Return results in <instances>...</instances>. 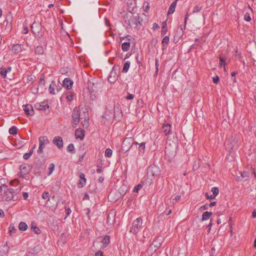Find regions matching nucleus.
Masks as SVG:
<instances>
[{
    "label": "nucleus",
    "mask_w": 256,
    "mask_h": 256,
    "mask_svg": "<svg viewBox=\"0 0 256 256\" xmlns=\"http://www.w3.org/2000/svg\"><path fill=\"white\" fill-rule=\"evenodd\" d=\"M20 187L16 189L10 188L6 185L3 184L0 186V195L5 200L8 202L10 200L16 201L18 200V194L20 191Z\"/></svg>",
    "instance_id": "f257e3e1"
},
{
    "label": "nucleus",
    "mask_w": 256,
    "mask_h": 256,
    "mask_svg": "<svg viewBox=\"0 0 256 256\" xmlns=\"http://www.w3.org/2000/svg\"><path fill=\"white\" fill-rule=\"evenodd\" d=\"M142 219L140 217L135 220L132 224V226L130 228V232L134 234H137L142 227Z\"/></svg>",
    "instance_id": "f03ea898"
},
{
    "label": "nucleus",
    "mask_w": 256,
    "mask_h": 256,
    "mask_svg": "<svg viewBox=\"0 0 256 256\" xmlns=\"http://www.w3.org/2000/svg\"><path fill=\"white\" fill-rule=\"evenodd\" d=\"M94 81L89 80L88 83V88L90 92H96L102 88V84L96 80Z\"/></svg>",
    "instance_id": "7ed1b4c3"
},
{
    "label": "nucleus",
    "mask_w": 256,
    "mask_h": 256,
    "mask_svg": "<svg viewBox=\"0 0 256 256\" xmlns=\"http://www.w3.org/2000/svg\"><path fill=\"white\" fill-rule=\"evenodd\" d=\"M39 147L38 150V154H42L43 152V150L46 145L50 143L48 138L46 136H42L38 138Z\"/></svg>",
    "instance_id": "20e7f679"
},
{
    "label": "nucleus",
    "mask_w": 256,
    "mask_h": 256,
    "mask_svg": "<svg viewBox=\"0 0 256 256\" xmlns=\"http://www.w3.org/2000/svg\"><path fill=\"white\" fill-rule=\"evenodd\" d=\"M160 170L158 166L156 165H152L150 166L147 170V174L148 176H155L159 175Z\"/></svg>",
    "instance_id": "39448f33"
},
{
    "label": "nucleus",
    "mask_w": 256,
    "mask_h": 256,
    "mask_svg": "<svg viewBox=\"0 0 256 256\" xmlns=\"http://www.w3.org/2000/svg\"><path fill=\"white\" fill-rule=\"evenodd\" d=\"M72 116V122L73 124L77 125L80 122V110L76 107L74 109Z\"/></svg>",
    "instance_id": "423d86ee"
},
{
    "label": "nucleus",
    "mask_w": 256,
    "mask_h": 256,
    "mask_svg": "<svg viewBox=\"0 0 256 256\" xmlns=\"http://www.w3.org/2000/svg\"><path fill=\"white\" fill-rule=\"evenodd\" d=\"M36 109L38 110H46L49 108L48 101H44L41 104L37 103L34 105Z\"/></svg>",
    "instance_id": "0eeeda50"
},
{
    "label": "nucleus",
    "mask_w": 256,
    "mask_h": 256,
    "mask_svg": "<svg viewBox=\"0 0 256 256\" xmlns=\"http://www.w3.org/2000/svg\"><path fill=\"white\" fill-rule=\"evenodd\" d=\"M24 110L26 115L32 116L34 114V110L32 106L30 104H26L23 106Z\"/></svg>",
    "instance_id": "6e6552de"
},
{
    "label": "nucleus",
    "mask_w": 256,
    "mask_h": 256,
    "mask_svg": "<svg viewBox=\"0 0 256 256\" xmlns=\"http://www.w3.org/2000/svg\"><path fill=\"white\" fill-rule=\"evenodd\" d=\"M53 143L57 146L59 149L63 148V140L60 136H56L53 139Z\"/></svg>",
    "instance_id": "1a4fd4ad"
},
{
    "label": "nucleus",
    "mask_w": 256,
    "mask_h": 256,
    "mask_svg": "<svg viewBox=\"0 0 256 256\" xmlns=\"http://www.w3.org/2000/svg\"><path fill=\"white\" fill-rule=\"evenodd\" d=\"M132 140L130 138H126L122 144V148L124 150H126V151H128L130 148H131L130 147L131 142Z\"/></svg>",
    "instance_id": "9d476101"
},
{
    "label": "nucleus",
    "mask_w": 256,
    "mask_h": 256,
    "mask_svg": "<svg viewBox=\"0 0 256 256\" xmlns=\"http://www.w3.org/2000/svg\"><path fill=\"white\" fill-rule=\"evenodd\" d=\"M79 177L80 180H79L78 186V188H82L85 186L86 180L84 174L82 172L80 173Z\"/></svg>",
    "instance_id": "9b49d317"
},
{
    "label": "nucleus",
    "mask_w": 256,
    "mask_h": 256,
    "mask_svg": "<svg viewBox=\"0 0 256 256\" xmlns=\"http://www.w3.org/2000/svg\"><path fill=\"white\" fill-rule=\"evenodd\" d=\"M73 84V82L69 78H65L63 80L62 86L67 90H70Z\"/></svg>",
    "instance_id": "f8f14e48"
},
{
    "label": "nucleus",
    "mask_w": 256,
    "mask_h": 256,
    "mask_svg": "<svg viewBox=\"0 0 256 256\" xmlns=\"http://www.w3.org/2000/svg\"><path fill=\"white\" fill-rule=\"evenodd\" d=\"M140 16L137 15L136 16H132L131 17V21L132 25H134L136 27L138 26V24L141 25L142 20L140 19Z\"/></svg>",
    "instance_id": "ddd939ff"
},
{
    "label": "nucleus",
    "mask_w": 256,
    "mask_h": 256,
    "mask_svg": "<svg viewBox=\"0 0 256 256\" xmlns=\"http://www.w3.org/2000/svg\"><path fill=\"white\" fill-rule=\"evenodd\" d=\"M75 136L76 138H80L82 140L84 138V130L76 129L75 131Z\"/></svg>",
    "instance_id": "4468645a"
},
{
    "label": "nucleus",
    "mask_w": 256,
    "mask_h": 256,
    "mask_svg": "<svg viewBox=\"0 0 256 256\" xmlns=\"http://www.w3.org/2000/svg\"><path fill=\"white\" fill-rule=\"evenodd\" d=\"M171 125L169 124H162V130L166 136H168L170 134Z\"/></svg>",
    "instance_id": "2eb2a0df"
},
{
    "label": "nucleus",
    "mask_w": 256,
    "mask_h": 256,
    "mask_svg": "<svg viewBox=\"0 0 256 256\" xmlns=\"http://www.w3.org/2000/svg\"><path fill=\"white\" fill-rule=\"evenodd\" d=\"M240 176H238L236 180H238L242 181L244 178L247 179L250 176V172L248 171H244L243 172H240Z\"/></svg>",
    "instance_id": "dca6fc26"
},
{
    "label": "nucleus",
    "mask_w": 256,
    "mask_h": 256,
    "mask_svg": "<svg viewBox=\"0 0 256 256\" xmlns=\"http://www.w3.org/2000/svg\"><path fill=\"white\" fill-rule=\"evenodd\" d=\"M183 30L182 26H179L177 28L176 30L174 36H177V41H178L180 37L183 35Z\"/></svg>",
    "instance_id": "f3484780"
},
{
    "label": "nucleus",
    "mask_w": 256,
    "mask_h": 256,
    "mask_svg": "<svg viewBox=\"0 0 256 256\" xmlns=\"http://www.w3.org/2000/svg\"><path fill=\"white\" fill-rule=\"evenodd\" d=\"M110 237L108 235H106L101 240L104 248L106 247L110 243Z\"/></svg>",
    "instance_id": "a211bd4d"
},
{
    "label": "nucleus",
    "mask_w": 256,
    "mask_h": 256,
    "mask_svg": "<svg viewBox=\"0 0 256 256\" xmlns=\"http://www.w3.org/2000/svg\"><path fill=\"white\" fill-rule=\"evenodd\" d=\"M115 212H110L107 217V222L110 224H112L114 222V221L115 220Z\"/></svg>",
    "instance_id": "6ab92c4d"
},
{
    "label": "nucleus",
    "mask_w": 256,
    "mask_h": 256,
    "mask_svg": "<svg viewBox=\"0 0 256 256\" xmlns=\"http://www.w3.org/2000/svg\"><path fill=\"white\" fill-rule=\"evenodd\" d=\"M0 70V76L3 78H5L6 76L7 73L11 71L12 68L9 66L8 68H1Z\"/></svg>",
    "instance_id": "aec40b11"
},
{
    "label": "nucleus",
    "mask_w": 256,
    "mask_h": 256,
    "mask_svg": "<svg viewBox=\"0 0 256 256\" xmlns=\"http://www.w3.org/2000/svg\"><path fill=\"white\" fill-rule=\"evenodd\" d=\"M176 4L177 3L176 2H174L171 4L168 12V15L171 14L174 12L176 6Z\"/></svg>",
    "instance_id": "412c9836"
},
{
    "label": "nucleus",
    "mask_w": 256,
    "mask_h": 256,
    "mask_svg": "<svg viewBox=\"0 0 256 256\" xmlns=\"http://www.w3.org/2000/svg\"><path fill=\"white\" fill-rule=\"evenodd\" d=\"M212 214V212H205L202 214V220H206L210 218V216Z\"/></svg>",
    "instance_id": "4be33fe9"
},
{
    "label": "nucleus",
    "mask_w": 256,
    "mask_h": 256,
    "mask_svg": "<svg viewBox=\"0 0 256 256\" xmlns=\"http://www.w3.org/2000/svg\"><path fill=\"white\" fill-rule=\"evenodd\" d=\"M28 228L27 224L24 222H20L18 224V229L20 231H25Z\"/></svg>",
    "instance_id": "5701e85b"
},
{
    "label": "nucleus",
    "mask_w": 256,
    "mask_h": 256,
    "mask_svg": "<svg viewBox=\"0 0 256 256\" xmlns=\"http://www.w3.org/2000/svg\"><path fill=\"white\" fill-rule=\"evenodd\" d=\"M22 47L20 44H16L13 46L12 51L14 53H18L21 52Z\"/></svg>",
    "instance_id": "b1692460"
},
{
    "label": "nucleus",
    "mask_w": 256,
    "mask_h": 256,
    "mask_svg": "<svg viewBox=\"0 0 256 256\" xmlns=\"http://www.w3.org/2000/svg\"><path fill=\"white\" fill-rule=\"evenodd\" d=\"M145 148H146V142H142L140 143L139 146H138L139 154H144L145 151Z\"/></svg>",
    "instance_id": "393cba45"
},
{
    "label": "nucleus",
    "mask_w": 256,
    "mask_h": 256,
    "mask_svg": "<svg viewBox=\"0 0 256 256\" xmlns=\"http://www.w3.org/2000/svg\"><path fill=\"white\" fill-rule=\"evenodd\" d=\"M130 42H124L122 44V48L123 51L126 52L128 51L130 48Z\"/></svg>",
    "instance_id": "a878e982"
},
{
    "label": "nucleus",
    "mask_w": 256,
    "mask_h": 256,
    "mask_svg": "<svg viewBox=\"0 0 256 256\" xmlns=\"http://www.w3.org/2000/svg\"><path fill=\"white\" fill-rule=\"evenodd\" d=\"M130 61H126L124 62V66L122 70V72L126 73L128 72L130 66Z\"/></svg>",
    "instance_id": "bb28decb"
},
{
    "label": "nucleus",
    "mask_w": 256,
    "mask_h": 256,
    "mask_svg": "<svg viewBox=\"0 0 256 256\" xmlns=\"http://www.w3.org/2000/svg\"><path fill=\"white\" fill-rule=\"evenodd\" d=\"M29 167H30V166H28V165L27 166V165H26V164H22V165L20 166V170L24 173L27 174L30 171V170L28 169Z\"/></svg>",
    "instance_id": "cd10ccee"
},
{
    "label": "nucleus",
    "mask_w": 256,
    "mask_h": 256,
    "mask_svg": "<svg viewBox=\"0 0 256 256\" xmlns=\"http://www.w3.org/2000/svg\"><path fill=\"white\" fill-rule=\"evenodd\" d=\"M31 229L37 234H40L41 233L40 230L36 226L34 225L33 224H32Z\"/></svg>",
    "instance_id": "c85d7f7f"
},
{
    "label": "nucleus",
    "mask_w": 256,
    "mask_h": 256,
    "mask_svg": "<svg viewBox=\"0 0 256 256\" xmlns=\"http://www.w3.org/2000/svg\"><path fill=\"white\" fill-rule=\"evenodd\" d=\"M36 54H42L44 52V49L42 46H38L35 49Z\"/></svg>",
    "instance_id": "c756f323"
},
{
    "label": "nucleus",
    "mask_w": 256,
    "mask_h": 256,
    "mask_svg": "<svg viewBox=\"0 0 256 256\" xmlns=\"http://www.w3.org/2000/svg\"><path fill=\"white\" fill-rule=\"evenodd\" d=\"M17 130L18 128L16 126H12L9 129V133L12 135L16 134H17Z\"/></svg>",
    "instance_id": "7c9ffc66"
},
{
    "label": "nucleus",
    "mask_w": 256,
    "mask_h": 256,
    "mask_svg": "<svg viewBox=\"0 0 256 256\" xmlns=\"http://www.w3.org/2000/svg\"><path fill=\"white\" fill-rule=\"evenodd\" d=\"M67 150L68 152L74 154L75 152L74 145L72 144H70L67 147Z\"/></svg>",
    "instance_id": "2f4dec72"
},
{
    "label": "nucleus",
    "mask_w": 256,
    "mask_h": 256,
    "mask_svg": "<svg viewBox=\"0 0 256 256\" xmlns=\"http://www.w3.org/2000/svg\"><path fill=\"white\" fill-rule=\"evenodd\" d=\"M18 231L17 229L14 228V224H10L9 226V232L10 234H12L13 233H16Z\"/></svg>",
    "instance_id": "473e14b6"
},
{
    "label": "nucleus",
    "mask_w": 256,
    "mask_h": 256,
    "mask_svg": "<svg viewBox=\"0 0 256 256\" xmlns=\"http://www.w3.org/2000/svg\"><path fill=\"white\" fill-rule=\"evenodd\" d=\"M112 150L110 148H107L105 151L104 155L106 157L110 158L112 156Z\"/></svg>",
    "instance_id": "72a5a7b5"
},
{
    "label": "nucleus",
    "mask_w": 256,
    "mask_h": 256,
    "mask_svg": "<svg viewBox=\"0 0 256 256\" xmlns=\"http://www.w3.org/2000/svg\"><path fill=\"white\" fill-rule=\"evenodd\" d=\"M211 191L212 192L214 196H216L218 194V189L216 187H214L212 188Z\"/></svg>",
    "instance_id": "f704fd0d"
},
{
    "label": "nucleus",
    "mask_w": 256,
    "mask_h": 256,
    "mask_svg": "<svg viewBox=\"0 0 256 256\" xmlns=\"http://www.w3.org/2000/svg\"><path fill=\"white\" fill-rule=\"evenodd\" d=\"M169 42V37L166 36L162 40V44H163V47L165 46V44L167 45Z\"/></svg>",
    "instance_id": "c9c22d12"
},
{
    "label": "nucleus",
    "mask_w": 256,
    "mask_h": 256,
    "mask_svg": "<svg viewBox=\"0 0 256 256\" xmlns=\"http://www.w3.org/2000/svg\"><path fill=\"white\" fill-rule=\"evenodd\" d=\"M54 164H51L48 168L49 172L48 174V176L50 175L52 172H53L54 170Z\"/></svg>",
    "instance_id": "e433bc0d"
},
{
    "label": "nucleus",
    "mask_w": 256,
    "mask_h": 256,
    "mask_svg": "<svg viewBox=\"0 0 256 256\" xmlns=\"http://www.w3.org/2000/svg\"><path fill=\"white\" fill-rule=\"evenodd\" d=\"M225 58L222 57H220V68L222 67V66L224 65V66L226 64L225 62Z\"/></svg>",
    "instance_id": "4c0bfd02"
},
{
    "label": "nucleus",
    "mask_w": 256,
    "mask_h": 256,
    "mask_svg": "<svg viewBox=\"0 0 256 256\" xmlns=\"http://www.w3.org/2000/svg\"><path fill=\"white\" fill-rule=\"evenodd\" d=\"M244 20L246 22H250L251 20V18L248 13L246 12L244 16Z\"/></svg>",
    "instance_id": "58836bf2"
},
{
    "label": "nucleus",
    "mask_w": 256,
    "mask_h": 256,
    "mask_svg": "<svg viewBox=\"0 0 256 256\" xmlns=\"http://www.w3.org/2000/svg\"><path fill=\"white\" fill-rule=\"evenodd\" d=\"M144 12H147L150 8L149 3L148 2H145L143 6Z\"/></svg>",
    "instance_id": "ea45409f"
},
{
    "label": "nucleus",
    "mask_w": 256,
    "mask_h": 256,
    "mask_svg": "<svg viewBox=\"0 0 256 256\" xmlns=\"http://www.w3.org/2000/svg\"><path fill=\"white\" fill-rule=\"evenodd\" d=\"M142 188V185L141 184H138L137 186H135L134 189V192H138V190H140Z\"/></svg>",
    "instance_id": "a19ab883"
},
{
    "label": "nucleus",
    "mask_w": 256,
    "mask_h": 256,
    "mask_svg": "<svg viewBox=\"0 0 256 256\" xmlns=\"http://www.w3.org/2000/svg\"><path fill=\"white\" fill-rule=\"evenodd\" d=\"M44 82H45V81H44V74H42V75L40 76V85L44 86Z\"/></svg>",
    "instance_id": "79ce46f5"
},
{
    "label": "nucleus",
    "mask_w": 256,
    "mask_h": 256,
    "mask_svg": "<svg viewBox=\"0 0 256 256\" xmlns=\"http://www.w3.org/2000/svg\"><path fill=\"white\" fill-rule=\"evenodd\" d=\"M202 8V6H196L194 8L192 12L195 13V12H199L200 10Z\"/></svg>",
    "instance_id": "37998d69"
},
{
    "label": "nucleus",
    "mask_w": 256,
    "mask_h": 256,
    "mask_svg": "<svg viewBox=\"0 0 256 256\" xmlns=\"http://www.w3.org/2000/svg\"><path fill=\"white\" fill-rule=\"evenodd\" d=\"M49 196V193L47 192H44L42 194V198L44 200L46 199Z\"/></svg>",
    "instance_id": "c03bdc74"
},
{
    "label": "nucleus",
    "mask_w": 256,
    "mask_h": 256,
    "mask_svg": "<svg viewBox=\"0 0 256 256\" xmlns=\"http://www.w3.org/2000/svg\"><path fill=\"white\" fill-rule=\"evenodd\" d=\"M220 80V78L218 76H216L212 78L213 82L215 84H217Z\"/></svg>",
    "instance_id": "a18cd8bd"
},
{
    "label": "nucleus",
    "mask_w": 256,
    "mask_h": 256,
    "mask_svg": "<svg viewBox=\"0 0 256 256\" xmlns=\"http://www.w3.org/2000/svg\"><path fill=\"white\" fill-rule=\"evenodd\" d=\"M66 99L68 102H72L73 100V95L72 94V93H70V94H68L66 96Z\"/></svg>",
    "instance_id": "49530a36"
},
{
    "label": "nucleus",
    "mask_w": 256,
    "mask_h": 256,
    "mask_svg": "<svg viewBox=\"0 0 256 256\" xmlns=\"http://www.w3.org/2000/svg\"><path fill=\"white\" fill-rule=\"evenodd\" d=\"M126 98L128 100H132L134 98V95L130 93H128V95Z\"/></svg>",
    "instance_id": "de8ad7c7"
},
{
    "label": "nucleus",
    "mask_w": 256,
    "mask_h": 256,
    "mask_svg": "<svg viewBox=\"0 0 256 256\" xmlns=\"http://www.w3.org/2000/svg\"><path fill=\"white\" fill-rule=\"evenodd\" d=\"M31 154H30V153L29 152H28V153H26L25 154H24L23 156V158L24 159V160H28L30 158V157L31 156Z\"/></svg>",
    "instance_id": "09e8293b"
},
{
    "label": "nucleus",
    "mask_w": 256,
    "mask_h": 256,
    "mask_svg": "<svg viewBox=\"0 0 256 256\" xmlns=\"http://www.w3.org/2000/svg\"><path fill=\"white\" fill-rule=\"evenodd\" d=\"M167 32V28H164V26L162 27V31H161V34L162 36H164L166 34Z\"/></svg>",
    "instance_id": "8fccbe9b"
},
{
    "label": "nucleus",
    "mask_w": 256,
    "mask_h": 256,
    "mask_svg": "<svg viewBox=\"0 0 256 256\" xmlns=\"http://www.w3.org/2000/svg\"><path fill=\"white\" fill-rule=\"evenodd\" d=\"M50 92L52 94H54V87L52 86V85H50L48 88Z\"/></svg>",
    "instance_id": "3c124183"
},
{
    "label": "nucleus",
    "mask_w": 256,
    "mask_h": 256,
    "mask_svg": "<svg viewBox=\"0 0 256 256\" xmlns=\"http://www.w3.org/2000/svg\"><path fill=\"white\" fill-rule=\"evenodd\" d=\"M112 74H113V72L112 71V72H110V76H108V80L110 82H111V83H114V81H115L114 80H112V79H111V78H112Z\"/></svg>",
    "instance_id": "603ef678"
},
{
    "label": "nucleus",
    "mask_w": 256,
    "mask_h": 256,
    "mask_svg": "<svg viewBox=\"0 0 256 256\" xmlns=\"http://www.w3.org/2000/svg\"><path fill=\"white\" fill-rule=\"evenodd\" d=\"M112 74H113V72L112 71V72H110V76H108V80L110 82H111V83H114V81H115L114 80H112V79H111V78H112Z\"/></svg>",
    "instance_id": "864d4df0"
},
{
    "label": "nucleus",
    "mask_w": 256,
    "mask_h": 256,
    "mask_svg": "<svg viewBox=\"0 0 256 256\" xmlns=\"http://www.w3.org/2000/svg\"><path fill=\"white\" fill-rule=\"evenodd\" d=\"M158 60H156V62H155V66H156V74H157L158 72Z\"/></svg>",
    "instance_id": "5fc2aeb1"
},
{
    "label": "nucleus",
    "mask_w": 256,
    "mask_h": 256,
    "mask_svg": "<svg viewBox=\"0 0 256 256\" xmlns=\"http://www.w3.org/2000/svg\"><path fill=\"white\" fill-rule=\"evenodd\" d=\"M208 208V204H206L204 206H200V210H205Z\"/></svg>",
    "instance_id": "6e6d98bb"
},
{
    "label": "nucleus",
    "mask_w": 256,
    "mask_h": 256,
    "mask_svg": "<svg viewBox=\"0 0 256 256\" xmlns=\"http://www.w3.org/2000/svg\"><path fill=\"white\" fill-rule=\"evenodd\" d=\"M71 210L69 208L66 209V218L71 213Z\"/></svg>",
    "instance_id": "4d7b16f0"
},
{
    "label": "nucleus",
    "mask_w": 256,
    "mask_h": 256,
    "mask_svg": "<svg viewBox=\"0 0 256 256\" xmlns=\"http://www.w3.org/2000/svg\"><path fill=\"white\" fill-rule=\"evenodd\" d=\"M22 196L24 200H26L28 196V193L26 192H24L22 193Z\"/></svg>",
    "instance_id": "13d9d810"
},
{
    "label": "nucleus",
    "mask_w": 256,
    "mask_h": 256,
    "mask_svg": "<svg viewBox=\"0 0 256 256\" xmlns=\"http://www.w3.org/2000/svg\"><path fill=\"white\" fill-rule=\"evenodd\" d=\"M126 23L128 26H132V22L131 21V18L130 20H126Z\"/></svg>",
    "instance_id": "bf43d9fd"
},
{
    "label": "nucleus",
    "mask_w": 256,
    "mask_h": 256,
    "mask_svg": "<svg viewBox=\"0 0 256 256\" xmlns=\"http://www.w3.org/2000/svg\"><path fill=\"white\" fill-rule=\"evenodd\" d=\"M38 23H36V22H34L32 26H31V28H32V31L34 32H35L34 30V26H38Z\"/></svg>",
    "instance_id": "052dcab7"
},
{
    "label": "nucleus",
    "mask_w": 256,
    "mask_h": 256,
    "mask_svg": "<svg viewBox=\"0 0 256 256\" xmlns=\"http://www.w3.org/2000/svg\"><path fill=\"white\" fill-rule=\"evenodd\" d=\"M189 15L188 13L186 14L184 18V26H186Z\"/></svg>",
    "instance_id": "680f3d73"
},
{
    "label": "nucleus",
    "mask_w": 256,
    "mask_h": 256,
    "mask_svg": "<svg viewBox=\"0 0 256 256\" xmlns=\"http://www.w3.org/2000/svg\"><path fill=\"white\" fill-rule=\"evenodd\" d=\"M96 256H103L102 252L101 251H98L96 252Z\"/></svg>",
    "instance_id": "e2e57ef3"
},
{
    "label": "nucleus",
    "mask_w": 256,
    "mask_h": 256,
    "mask_svg": "<svg viewBox=\"0 0 256 256\" xmlns=\"http://www.w3.org/2000/svg\"><path fill=\"white\" fill-rule=\"evenodd\" d=\"M212 220H210V222L207 228H208V232H210L211 226H212Z\"/></svg>",
    "instance_id": "0e129e2a"
},
{
    "label": "nucleus",
    "mask_w": 256,
    "mask_h": 256,
    "mask_svg": "<svg viewBox=\"0 0 256 256\" xmlns=\"http://www.w3.org/2000/svg\"><path fill=\"white\" fill-rule=\"evenodd\" d=\"M216 204V202H212L210 204H208V207H212L214 206Z\"/></svg>",
    "instance_id": "69168bd1"
},
{
    "label": "nucleus",
    "mask_w": 256,
    "mask_h": 256,
    "mask_svg": "<svg viewBox=\"0 0 256 256\" xmlns=\"http://www.w3.org/2000/svg\"><path fill=\"white\" fill-rule=\"evenodd\" d=\"M89 198H90L88 194L87 193H85L84 197V200H89Z\"/></svg>",
    "instance_id": "338daca9"
},
{
    "label": "nucleus",
    "mask_w": 256,
    "mask_h": 256,
    "mask_svg": "<svg viewBox=\"0 0 256 256\" xmlns=\"http://www.w3.org/2000/svg\"><path fill=\"white\" fill-rule=\"evenodd\" d=\"M252 216L254 218H256V210H254L252 212Z\"/></svg>",
    "instance_id": "774afa93"
}]
</instances>
